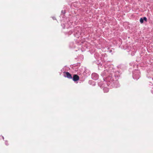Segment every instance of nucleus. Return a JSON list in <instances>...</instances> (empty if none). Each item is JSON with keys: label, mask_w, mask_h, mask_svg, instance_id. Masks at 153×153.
I'll return each mask as SVG.
<instances>
[{"label": "nucleus", "mask_w": 153, "mask_h": 153, "mask_svg": "<svg viewBox=\"0 0 153 153\" xmlns=\"http://www.w3.org/2000/svg\"><path fill=\"white\" fill-rule=\"evenodd\" d=\"M103 77V80L105 81L103 83H106V85L110 87L116 88L120 86L118 81L117 79H115V78L113 76V75H109L106 77L105 76Z\"/></svg>", "instance_id": "1"}, {"label": "nucleus", "mask_w": 153, "mask_h": 153, "mask_svg": "<svg viewBox=\"0 0 153 153\" xmlns=\"http://www.w3.org/2000/svg\"><path fill=\"white\" fill-rule=\"evenodd\" d=\"M105 69L101 74L103 77L108 75H113V73L114 72L115 69L112 65H107L105 66Z\"/></svg>", "instance_id": "2"}, {"label": "nucleus", "mask_w": 153, "mask_h": 153, "mask_svg": "<svg viewBox=\"0 0 153 153\" xmlns=\"http://www.w3.org/2000/svg\"><path fill=\"white\" fill-rule=\"evenodd\" d=\"M74 35L75 37L79 38L81 33V30L80 27H76L74 29Z\"/></svg>", "instance_id": "3"}, {"label": "nucleus", "mask_w": 153, "mask_h": 153, "mask_svg": "<svg viewBox=\"0 0 153 153\" xmlns=\"http://www.w3.org/2000/svg\"><path fill=\"white\" fill-rule=\"evenodd\" d=\"M140 72L138 70H135L133 71L132 76L134 79L137 80L140 77Z\"/></svg>", "instance_id": "4"}, {"label": "nucleus", "mask_w": 153, "mask_h": 153, "mask_svg": "<svg viewBox=\"0 0 153 153\" xmlns=\"http://www.w3.org/2000/svg\"><path fill=\"white\" fill-rule=\"evenodd\" d=\"M113 76L115 78V79H117L118 81V79H119V77H120L121 73L120 71H115L113 73Z\"/></svg>", "instance_id": "5"}, {"label": "nucleus", "mask_w": 153, "mask_h": 153, "mask_svg": "<svg viewBox=\"0 0 153 153\" xmlns=\"http://www.w3.org/2000/svg\"><path fill=\"white\" fill-rule=\"evenodd\" d=\"M64 76L67 77L69 79H71L72 78L71 75L68 72H64Z\"/></svg>", "instance_id": "6"}, {"label": "nucleus", "mask_w": 153, "mask_h": 153, "mask_svg": "<svg viewBox=\"0 0 153 153\" xmlns=\"http://www.w3.org/2000/svg\"><path fill=\"white\" fill-rule=\"evenodd\" d=\"M92 78L94 80H97L99 78L98 75L96 73H93L91 75Z\"/></svg>", "instance_id": "7"}, {"label": "nucleus", "mask_w": 153, "mask_h": 153, "mask_svg": "<svg viewBox=\"0 0 153 153\" xmlns=\"http://www.w3.org/2000/svg\"><path fill=\"white\" fill-rule=\"evenodd\" d=\"M77 39L76 41V44L78 45H81L82 44H83L84 42H85L84 40L82 39L79 40L80 39Z\"/></svg>", "instance_id": "8"}, {"label": "nucleus", "mask_w": 153, "mask_h": 153, "mask_svg": "<svg viewBox=\"0 0 153 153\" xmlns=\"http://www.w3.org/2000/svg\"><path fill=\"white\" fill-rule=\"evenodd\" d=\"M72 78L74 81L76 82L79 80V77L77 75L74 74V75L73 77Z\"/></svg>", "instance_id": "9"}, {"label": "nucleus", "mask_w": 153, "mask_h": 153, "mask_svg": "<svg viewBox=\"0 0 153 153\" xmlns=\"http://www.w3.org/2000/svg\"><path fill=\"white\" fill-rule=\"evenodd\" d=\"M144 21H147V18L146 17L140 18V22L141 23H143V22Z\"/></svg>", "instance_id": "10"}, {"label": "nucleus", "mask_w": 153, "mask_h": 153, "mask_svg": "<svg viewBox=\"0 0 153 153\" xmlns=\"http://www.w3.org/2000/svg\"><path fill=\"white\" fill-rule=\"evenodd\" d=\"M69 46L71 48H74L75 47V46L74 45V43L72 42L70 43Z\"/></svg>", "instance_id": "11"}, {"label": "nucleus", "mask_w": 153, "mask_h": 153, "mask_svg": "<svg viewBox=\"0 0 153 153\" xmlns=\"http://www.w3.org/2000/svg\"><path fill=\"white\" fill-rule=\"evenodd\" d=\"M103 90L104 92H107L109 91L108 88L105 87L103 88Z\"/></svg>", "instance_id": "12"}, {"label": "nucleus", "mask_w": 153, "mask_h": 153, "mask_svg": "<svg viewBox=\"0 0 153 153\" xmlns=\"http://www.w3.org/2000/svg\"><path fill=\"white\" fill-rule=\"evenodd\" d=\"M93 82L94 83L93 84V85H95V82H93L92 81L90 80L89 81V83L90 84H91Z\"/></svg>", "instance_id": "13"}, {"label": "nucleus", "mask_w": 153, "mask_h": 153, "mask_svg": "<svg viewBox=\"0 0 153 153\" xmlns=\"http://www.w3.org/2000/svg\"><path fill=\"white\" fill-rule=\"evenodd\" d=\"M61 26L63 28H65V25L64 23H62Z\"/></svg>", "instance_id": "14"}, {"label": "nucleus", "mask_w": 153, "mask_h": 153, "mask_svg": "<svg viewBox=\"0 0 153 153\" xmlns=\"http://www.w3.org/2000/svg\"><path fill=\"white\" fill-rule=\"evenodd\" d=\"M61 13L63 14H65V10H62L61 11Z\"/></svg>", "instance_id": "15"}, {"label": "nucleus", "mask_w": 153, "mask_h": 153, "mask_svg": "<svg viewBox=\"0 0 153 153\" xmlns=\"http://www.w3.org/2000/svg\"><path fill=\"white\" fill-rule=\"evenodd\" d=\"M136 52V51H133V52L131 53V55L132 56H133L134 55V53H135Z\"/></svg>", "instance_id": "16"}, {"label": "nucleus", "mask_w": 153, "mask_h": 153, "mask_svg": "<svg viewBox=\"0 0 153 153\" xmlns=\"http://www.w3.org/2000/svg\"><path fill=\"white\" fill-rule=\"evenodd\" d=\"M5 144H6V145L7 146L8 145V144L7 143V140L5 141Z\"/></svg>", "instance_id": "17"}, {"label": "nucleus", "mask_w": 153, "mask_h": 153, "mask_svg": "<svg viewBox=\"0 0 153 153\" xmlns=\"http://www.w3.org/2000/svg\"><path fill=\"white\" fill-rule=\"evenodd\" d=\"M68 34H71L72 33V32L71 31H69L68 32Z\"/></svg>", "instance_id": "18"}, {"label": "nucleus", "mask_w": 153, "mask_h": 153, "mask_svg": "<svg viewBox=\"0 0 153 153\" xmlns=\"http://www.w3.org/2000/svg\"><path fill=\"white\" fill-rule=\"evenodd\" d=\"M148 78H150V79H151V80H150V81H150V82H151V81H152V80H153V79H152V78L151 79V77H150H150H148Z\"/></svg>", "instance_id": "19"}, {"label": "nucleus", "mask_w": 153, "mask_h": 153, "mask_svg": "<svg viewBox=\"0 0 153 153\" xmlns=\"http://www.w3.org/2000/svg\"><path fill=\"white\" fill-rule=\"evenodd\" d=\"M52 18L53 20H56V19L55 17H52Z\"/></svg>", "instance_id": "20"}, {"label": "nucleus", "mask_w": 153, "mask_h": 153, "mask_svg": "<svg viewBox=\"0 0 153 153\" xmlns=\"http://www.w3.org/2000/svg\"><path fill=\"white\" fill-rule=\"evenodd\" d=\"M1 137H2V138L3 139V140H4V137L3 136H2Z\"/></svg>", "instance_id": "21"}, {"label": "nucleus", "mask_w": 153, "mask_h": 153, "mask_svg": "<svg viewBox=\"0 0 153 153\" xmlns=\"http://www.w3.org/2000/svg\"><path fill=\"white\" fill-rule=\"evenodd\" d=\"M119 41H121V39H119Z\"/></svg>", "instance_id": "22"}, {"label": "nucleus", "mask_w": 153, "mask_h": 153, "mask_svg": "<svg viewBox=\"0 0 153 153\" xmlns=\"http://www.w3.org/2000/svg\"><path fill=\"white\" fill-rule=\"evenodd\" d=\"M75 51H77V50H75Z\"/></svg>", "instance_id": "23"}, {"label": "nucleus", "mask_w": 153, "mask_h": 153, "mask_svg": "<svg viewBox=\"0 0 153 153\" xmlns=\"http://www.w3.org/2000/svg\"><path fill=\"white\" fill-rule=\"evenodd\" d=\"M61 71H62V70H61Z\"/></svg>", "instance_id": "24"}]
</instances>
